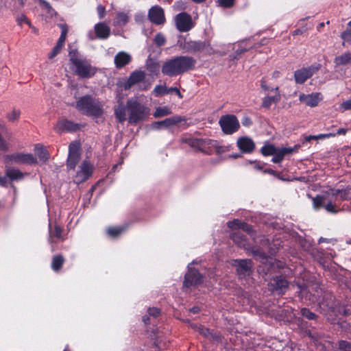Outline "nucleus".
I'll return each mask as SVG.
<instances>
[{
  "label": "nucleus",
  "mask_w": 351,
  "mask_h": 351,
  "mask_svg": "<svg viewBox=\"0 0 351 351\" xmlns=\"http://www.w3.org/2000/svg\"><path fill=\"white\" fill-rule=\"evenodd\" d=\"M228 226L230 229L235 230V232L231 235L234 243L240 247H243L247 251H251L255 257L261 260L264 264L263 271L266 269V274L272 273L273 271L274 272L276 267H282V263L277 262L272 258H267L263 249H255L247 243L246 238L241 232V230L251 234L252 227L250 225L241 222L239 219H235L232 221H229L228 223Z\"/></svg>",
  "instance_id": "1"
},
{
  "label": "nucleus",
  "mask_w": 351,
  "mask_h": 351,
  "mask_svg": "<svg viewBox=\"0 0 351 351\" xmlns=\"http://www.w3.org/2000/svg\"><path fill=\"white\" fill-rule=\"evenodd\" d=\"M350 197L351 193L347 190L332 189L328 195H317L313 197V207L315 210L324 208L328 213L337 214L341 210L337 202Z\"/></svg>",
  "instance_id": "2"
},
{
  "label": "nucleus",
  "mask_w": 351,
  "mask_h": 351,
  "mask_svg": "<svg viewBox=\"0 0 351 351\" xmlns=\"http://www.w3.org/2000/svg\"><path fill=\"white\" fill-rule=\"evenodd\" d=\"M195 60L189 56H178L167 61L162 66V72L169 76L180 75L195 66Z\"/></svg>",
  "instance_id": "3"
},
{
  "label": "nucleus",
  "mask_w": 351,
  "mask_h": 351,
  "mask_svg": "<svg viewBox=\"0 0 351 351\" xmlns=\"http://www.w3.org/2000/svg\"><path fill=\"white\" fill-rule=\"evenodd\" d=\"M75 107L83 114L93 119H99L104 113V103L90 95L80 97Z\"/></svg>",
  "instance_id": "4"
},
{
  "label": "nucleus",
  "mask_w": 351,
  "mask_h": 351,
  "mask_svg": "<svg viewBox=\"0 0 351 351\" xmlns=\"http://www.w3.org/2000/svg\"><path fill=\"white\" fill-rule=\"evenodd\" d=\"M127 109L129 112L128 121L136 123L143 121L149 114V109L140 104L136 99H130L127 101Z\"/></svg>",
  "instance_id": "5"
},
{
  "label": "nucleus",
  "mask_w": 351,
  "mask_h": 351,
  "mask_svg": "<svg viewBox=\"0 0 351 351\" xmlns=\"http://www.w3.org/2000/svg\"><path fill=\"white\" fill-rule=\"evenodd\" d=\"M6 165H34L37 163V159L32 154L22 152L8 154L3 157Z\"/></svg>",
  "instance_id": "6"
},
{
  "label": "nucleus",
  "mask_w": 351,
  "mask_h": 351,
  "mask_svg": "<svg viewBox=\"0 0 351 351\" xmlns=\"http://www.w3.org/2000/svg\"><path fill=\"white\" fill-rule=\"evenodd\" d=\"M75 72L82 77H90L95 73V69L86 59H72Z\"/></svg>",
  "instance_id": "7"
},
{
  "label": "nucleus",
  "mask_w": 351,
  "mask_h": 351,
  "mask_svg": "<svg viewBox=\"0 0 351 351\" xmlns=\"http://www.w3.org/2000/svg\"><path fill=\"white\" fill-rule=\"evenodd\" d=\"M219 123L221 128L222 131L226 134H232L237 132L240 126L239 120L232 114H228L222 116Z\"/></svg>",
  "instance_id": "8"
},
{
  "label": "nucleus",
  "mask_w": 351,
  "mask_h": 351,
  "mask_svg": "<svg viewBox=\"0 0 351 351\" xmlns=\"http://www.w3.org/2000/svg\"><path fill=\"white\" fill-rule=\"evenodd\" d=\"M183 141L191 147L205 153H210L212 148L216 145V142L207 138H188L183 139Z\"/></svg>",
  "instance_id": "9"
},
{
  "label": "nucleus",
  "mask_w": 351,
  "mask_h": 351,
  "mask_svg": "<svg viewBox=\"0 0 351 351\" xmlns=\"http://www.w3.org/2000/svg\"><path fill=\"white\" fill-rule=\"evenodd\" d=\"M93 169V165L88 161L84 160L78 167L73 182L76 184L85 182L92 175Z\"/></svg>",
  "instance_id": "10"
},
{
  "label": "nucleus",
  "mask_w": 351,
  "mask_h": 351,
  "mask_svg": "<svg viewBox=\"0 0 351 351\" xmlns=\"http://www.w3.org/2000/svg\"><path fill=\"white\" fill-rule=\"evenodd\" d=\"M232 265L236 267L240 278H245L252 272V262L250 259H237L234 261Z\"/></svg>",
  "instance_id": "11"
},
{
  "label": "nucleus",
  "mask_w": 351,
  "mask_h": 351,
  "mask_svg": "<svg viewBox=\"0 0 351 351\" xmlns=\"http://www.w3.org/2000/svg\"><path fill=\"white\" fill-rule=\"evenodd\" d=\"M320 69V65H312L309 67L298 69L294 73L295 81L298 84H303Z\"/></svg>",
  "instance_id": "12"
},
{
  "label": "nucleus",
  "mask_w": 351,
  "mask_h": 351,
  "mask_svg": "<svg viewBox=\"0 0 351 351\" xmlns=\"http://www.w3.org/2000/svg\"><path fill=\"white\" fill-rule=\"evenodd\" d=\"M175 23L177 29L181 32H186L193 27L191 16L186 12L177 14L175 17Z\"/></svg>",
  "instance_id": "13"
},
{
  "label": "nucleus",
  "mask_w": 351,
  "mask_h": 351,
  "mask_svg": "<svg viewBox=\"0 0 351 351\" xmlns=\"http://www.w3.org/2000/svg\"><path fill=\"white\" fill-rule=\"evenodd\" d=\"M80 143L73 142L69 145V156L67 158V167L73 169L80 158Z\"/></svg>",
  "instance_id": "14"
},
{
  "label": "nucleus",
  "mask_w": 351,
  "mask_h": 351,
  "mask_svg": "<svg viewBox=\"0 0 351 351\" xmlns=\"http://www.w3.org/2000/svg\"><path fill=\"white\" fill-rule=\"evenodd\" d=\"M202 276L196 270L188 266V272L185 275L184 281V286L189 287L193 285H196L202 282Z\"/></svg>",
  "instance_id": "15"
},
{
  "label": "nucleus",
  "mask_w": 351,
  "mask_h": 351,
  "mask_svg": "<svg viewBox=\"0 0 351 351\" xmlns=\"http://www.w3.org/2000/svg\"><path fill=\"white\" fill-rule=\"evenodd\" d=\"M145 78V73L144 71H134L130 74L128 80L122 84V86L125 90H128L132 86L143 82Z\"/></svg>",
  "instance_id": "16"
},
{
  "label": "nucleus",
  "mask_w": 351,
  "mask_h": 351,
  "mask_svg": "<svg viewBox=\"0 0 351 351\" xmlns=\"http://www.w3.org/2000/svg\"><path fill=\"white\" fill-rule=\"evenodd\" d=\"M148 16L150 21L156 25L162 24L165 21L164 11L158 5L153 6L149 9Z\"/></svg>",
  "instance_id": "17"
},
{
  "label": "nucleus",
  "mask_w": 351,
  "mask_h": 351,
  "mask_svg": "<svg viewBox=\"0 0 351 351\" xmlns=\"http://www.w3.org/2000/svg\"><path fill=\"white\" fill-rule=\"evenodd\" d=\"M271 291H276L278 294L284 293L288 288V282L281 276H277L269 282Z\"/></svg>",
  "instance_id": "18"
},
{
  "label": "nucleus",
  "mask_w": 351,
  "mask_h": 351,
  "mask_svg": "<svg viewBox=\"0 0 351 351\" xmlns=\"http://www.w3.org/2000/svg\"><path fill=\"white\" fill-rule=\"evenodd\" d=\"M299 99L306 106L314 107L322 99V95L319 93H313L308 95L301 94Z\"/></svg>",
  "instance_id": "19"
},
{
  "label": "nucleus",
  "mask_w": 351,
  "mask_h": 351,
  "mask_svg": "<svg viewBox=\"0 0 351 351\" xmlns=\"http://www.w3.org/2000/svg\"><path fill=\"white\" fill-rule=\"evenodd\" d=\"M237 145L243 152L246 153L252 152L255 147L253 141L246 136L239 138L237 141Z\"/></svg>",
  "instance_id": "20"
},
{
  "label": "nucleus",
  "mask_w": 351,
  "mask_h": 351,
  "mask_svg": "<svg viewBox=\"0 0 351 351\" xmlns=\"http://www.w3.org/2000/svg\"><path fill=\"white\" fill-rule=\"evenodd\" d=\"M95 32L97 38L106 39L110 34V27L106 23H99L95 25Z\"/></svg>",
  "instance_id": "21"
},
{
  "label": "nucleus",
  "mask_w": 351,
  "mask_h": 351,
  "mask_svg": "<svg viewBox=\"0 0 351 351\" xmlns=\"http://www.w3.org/2000/svg\"><path fill=\"white\" fill-rule=\"evenodd\" d=\"M129 12H117L113 20V25L117 27H123L129 22Z\"/></svg>",
  "instance_id": "22"
},
{
  "label": "nucleus",
  "mask_w": 351,
  "mask_h": 351,
  "mask_svg": "<svg viewBox=\"0 0 351 351\" xmlns=\"http://www.w3.org/2000/svg\"><path fill=\"white\" fill-rule=\"evenodd\" d=\"M8 165H9L5 164V171L10 181H19L23 179L25 176L24 173L18 169L10 167Z\"/></svg>",
  "instance_id": "23"
},
{
  "label": "nucleus",
  "mask_w": 351,
  "mask_h": 351,
  "mask_svg": "<svg viewBox=\"0 0 351 351\" xmlns=\"http://www.w3.org/2000/svg\"><path fill=\"white\" fill-rule=\"evenodd\" d=\"M131 60L132 57L129 53L120 51L114 57V64L117 68H121L129 64Z\"/></svg>",
  "instance_id": "24"
},
{
  "label": "nucleus",
  "mask_w": 351,
  "mask_h": 351,
  "mask_svg": "<svg viewBox=\"0 0 351 351\" xmlns=\"http://www.w3.org/2000/svg\"><path fill=\"white\" fill-rule=\"evenodd\" d=\"M76 128L77 126L68 120H61L55 126V130L60 133L65 131H73Z\"/></svg>",
  "instance_id": "25"
},
{
  "label": "nucleus",
  "mask_w": 351,
  "mask_h": 351,
  "mask_svg": "<svg viewBox=\"0 0 351 351\" xmlns=\"http://www.w3.org/2000/svg\"><path fill=\"white\" fill-rule=\"evenodd\" d=\"M184 119L180 116H173L160 121L162 129H169L183 121Z\"/></svg>",
  "instance_id": "26"
},
{
  "label": "nucleus",
  "mask_w": 351,
  "mask_h": 351,
  "mask_svg": "<svg viewBox=\"0 0 351 351\" xmlns=\"http://www.w3.org/2000/svg\"><path fill=\"white\" fill-rule=\"evenodd\" d=\"M206 43L202 41H190L186 43V48L189 52H196L204 50Z\"/></svg>",
  "instance_id": "27"
},
{
  "label": "nucleus",
  "mask_w": 351,
  "mask_h": 351,
  "mask_svg": "<svg viewBox=\"0 0 351 351\" xmlns=\"http://www.w3.org/2000/svg\"><path fill=\"white\" fill-rule=\"evenodd\" d=\"M351 62V52H346L341 56L335 58V65H346Z\"/></svg>",
  "instance_id": "28"
},
{
  "label": "nucleus",
  "mask_w": 351,
  "mask_h": 351,
  "mask_svg": "<svg viewBox=\"0 0 351 351\" xmlns=\"http://www.w3.org/2000/svg\"><path fill=\"white\" fill-rule=\"evenodd\" d=\"M114 114L119 122L123 123L126 120L125 108L123 104H119L115 108Z\"/></svg>",
  "instance_id": "29"
},
{
  "label": "nucleus",
  "mask_w": 351,
  "mask_h": 351,
  "mask_svg": "<svg viewBox=\"0 0 351 351\" xmlns=\"http://www.w3.org/2000/svg\"><path fill=\"white\" fill-rule=\"evenodd\" d=\"M34 150L36 154L41 160L46 161L49 158L48 152L42 145H36Z\"/></svg>",
  "instance_id": "30"
},
{
  "label": "nucleus",
  "mask_w": 351,
  "mask_h": 351,
  "mask_svg": "<svg viewBox=\"0 0 351 351\" xmlns=\"http://www.w3.org/2000/svg\"><path fill=\"white\" fill-rule=\"evenodd\" d=\"M171 114V110L168 106H159L156 108L153 115L155 118H160Z\"/></svg>",
  "instance_id": "31"
},
{
  "label": "nucleus",
  "mask_w": 351,
  "mask_h": 351,
  "mask_svg": "<svg viewBox=\"0 0 351 351\" xmlns=\"http://www.w3.org/2000/svg\"><path fill=\"white\" fill-rule=\"evenodd\" d=\"M278 149L279 147H276L274 145L266 144L261 148V152L263 156H272Z\"/></svg>",
  "instance_id": "32"
},
{
  "label": "nucleus",
  "mask_w": 351,
  "mask_h": 351,
  "mask_svg": "<svg viewBox=\"0 0 351 351\" xmlns=\"http://www.w3.org/2000/svg\"><path fill=\"white\" fill-rule=\"evenodd\" d=\"M280 99V96L279 95L265 97L263 99V106L269 108L272 104L278 102Z\"/></svg>",
  "instance_id": "33"
},
{
  "label": "nucleus",
  "mask_w": 351,
  "mask_h": 351,
  "mask_svg": "<svg viewBox=\"0 0 351 351\" xmlns=\"http://www.w3.org/2000/svg\"><path fill=\"white\" fill-rule=\"evenodd\" d=\"M64 259L61 256H54L51 263V267L53 270L58 271L61 268Z\"/></svg>",
  "instance_id": "34"
},
{
  "label": "nucleus",
  "mask_w": 351,
  "mask_h": 351,
  "mask_svg": "<svg viewBox=\"0 0 351 351\" xmlns=\"http://www.w3.org/2000/svg\"><path fill=\"white\" fill-rule=\"evenodd\" d=\"M60 27L62 28V33L56 45L63 47L66 37L67 29L65 25H60Z\"/></svg>",
  "instance_id": "35"
},
{
  "label": "nucleus",
  "mask_w": 351,
  "mask_h": 351,
  "mask_svg": "<svg viewBox=\"0 0 351 351\" xmlns=\"http://www.w3.org/2000/svg\"><path fill=\"white\" fill-rule=\"evenodd\" d=\"M153 93L156 97L162 95L168 94L169 93L168 88L163 85H157L154 88V89L153 90Z\"/></svg>",
  "instance_id": "36"
},
{
  "label": "nucleus",
  "mask_w": 351,
  "mask_h": 351,
  "mask_svg": "<svg viewBox=\"0 0 351 351\" xmlns=\"http://www.w3.org/2000/svg\"><path fill=\"white\" fill-rule=\"evenodd\" d=\"M123 230V227H112L107 230V232L110 236L115 237L122 233Z\"/></svg>",
  "instance_id": "37"
},
{
  "label": "nucleus",
  "mask_w": 351,
  "mask_h": 351,
  "mask_svg": "<svg viewBox=\"0 0 351 351\" xmlns=\"http://www.w3.org/2000/svg\"><path fill=\"white\" fill-rule=\"evenodd\" d=\"M301 314L303 317L307 318L308 319H314L316 317V315L312 312H311L308 309L304 308L301 310Z\"/></svg>",
  "instance_id": "38"
},
{
  "label": "nucleus",
  "mask_w": 351,
  "mask_h": 351,
  "mask_svg": "<svg viewBox=\"0 0 351 351\" xmlns=\"http://www.w3.org/2000/svg\"><path fill=\"white\" fill-rule=\"evenodd\" d=\"M40 5L42 8L47 12L51 16L54 13V10L51 8L50 5L45 1L40 0Z\"/></svg>",
  "instance_id": "39"
},
{
  "label": "nucleus",
  "mask_w": 351,
  "mask_h": 351,
  "mask_svg": "<svg viewBox=\"0 0 351 351\" xmlns=\"http://www.w3.org/2000/svg\"><path fill=\"white\" fill-rule=\"evenodd\" d=\"M341 37L344 41L343 44L351 42V28L349 26L348 29L341 34Z\"/></svg>",
  "instance_id": "40"
},
{
  "label": "nucleus",
  "mask_w": 351,
  "mask_h": 351,
  "mask_svg": "<svg viewBox=\"0 0 351 351\" xmlns=\"http://www.w3.org/2000/svg\"><path fill=\"white\" fill-rule=\"evenodd\" d=\"M62 229L59 227V226H56L55 227V230L53 232H51L50 233V238H49V241L50 242H52V237H55L58 239H62Z\"/></svg>",
  "instance_id": "41"
},
{
  "label": "nucleus",
  "mask_w": 351,
  "mask_h": 351,
  "mask_svg": "<svg viewBox=\"0 0 351 351\" xmlns=\"http://www.w3.org/2000/svg\"><path fill=\"white\" fill-rule=\"evenodd\" d=\"M154 42L158 46H162L165 43V38L162 34H157L155 36Z\"/></svg>",
  "instance_id": "42"
},
{
  "label": "nucleus",
  "mask_w": 351,
  "mask_h": 351,
  "mask_svg": "<svg viewBox=\"0 0 351 351\" xmlns=\"http://www.w3.org/2000/svg\"><path fill=\"white\" fill-rule=\"evenodd\" d=\"M339 348L343 351H351V344L346 341H340L339 342Z\"/></svg>",
  "instance_id": "43"
},
{
  "label": "nucleus",
  "mask_w": 351,
  "mask_h": 351,
  "mask_svg": "<svg viewBox=\"0 0 351 351\" xmlns=\"http://www.w3.org/2000/svg\"><path fill=\"white\" fill-rule=\"evenodd\" d=\"M20 114L21 112L19 110L14 109L10 114H8V119L11 121H14L19 117Z\"/></svg>",
  "instance_id": "44"
},
{
  "label": "nucleus",
  "mask_w": 351,
  "mask_h": 351,
  "mask_svg": "<svg viewBox=\"0 0 351 351\" xmlns=\"http://www.w3.org/2000/svg\"><path fill=\"white\" fill-rule=\"evenodd\" d=\"M274 156L273 158L271 159V161L274 163H280L283 160V155L280 152V151L278 149L277 152L273 154Z\"/></svg>",
  "instance_id": "45"
},
{
  "label": "nucleus",
  "mask_w": 351,
  "mask_h": 351,
  "mask_svg": "<svg viewBox=\"0 0 351 351\" xmlns=\"http://www.w3.org/2000/svg\"><path fill=\"white\" fill-rule=\"evenodd\" d=\"M62 47L56 45V46L52 49V51L49 54V58L53 59L55 56H56L58 53H60Z\"/></svg>",
  "instance_id": "46"
},
{
  "label": "nucleus",
  "mask_w": 351,
  "mask_h": 351,
  "mask_svg": "<svg viewBox=\"0 0 351 351\" xmlns=\"http://www.w3.org/2000/svg\"><path fill=\"white\" fill-rule=\"evenodd\" d=\"M234 0H218L220 5L224 8H230L234 5Z\"/></svg>",
  "instance_id": "47"
},
{
  "label": "nucleus",
  "mask_w": 351,
  "mask_h": 351,
  "mask_svg": "<svg viewBox=\"0 0 351 351\" xmlns=\"http://www.w3.org/2000/svg\"><path fill=\"white\" fill-rule=\"evenodd\" d=\"M10 178L7 175L2 176L0 174V185L4 187H6L9 184Z\"/></svg>",
  "instance_id": "48"
},
{
  "label": "nucleus",
  "mask_w": 351,
  "mask_h": 351,
  "mask_svg": "<svg viewBox=\"0 0 351 351\" xmlns=\"http://www.w3.org/2000/svg\"><path fill=\"white\" fill-rule=\"evenodd\" d=\"M97 14L99 16V18L100 19H102L105 15H106V9L105 8L101 5H98L97 8Z\"/></svg>",
  "instance_id": "49"
},
{
  "label": "nucleus",
  "mask_w": 351,
  "mask_h": 351,
  "mask_svg": "<svg viewBox=\"0 0 351 351\" xmlns=\"http://www.w3.org/2000/svg\"><path fill=\"white\" fill-rule=\"evenodd\" d=\"M279 150L280 151V152L282 153L283 156H285L287 154H291L294 151V148H292V147H281V148H279Z\"/></svg>",
  "instance_id": "50"
},
{
  "label": "nucleus",
  "mask_w": 351,
  "mask_h": 351,
  "mask_svg": "<svg viewBox=\"0 0 351 351\" xmlns=\"http://www.w3.org/2000/svg\"><path fill=\"white\" fill-rule=\"evenodd\" d=\"M149 315L156 317L160 314V311L156 308H150L148 310Z\"/></svg>",
  "instance_id": "51"
},
{
  "label": "nucleus",
  "mask_w": 351,
  "mask_h": 351,
  "mask_svg": "<svg viewBox=\"0 0 351 351\" xmlns=\"http://www.w3.org/2000/svg\"><path fill=\"white\" fill-rule=\"evenodd\" d=\"M77 51L75 50V49H71L69 52V56L70 57V61L72 62V59L73 58H75V59H80L78 57H77Z\"/></svg>",
  "instance_id": "52"
},
{
  "label": "nucleus",
  "mask_w": 351,
  "mask_h": 351,
  "mask_svg": "<svg viewBox=\"0 0 351 351\" xmlns=\"http://www.w3.org/2000/svg\"><path fill=\"white\" fill-rule=\"evenodd\" d=\"M151 129L154 130H159L162 129L160 121H155L150 125Z\"/></svg>",
  "instance_id": "53"
},
{
  "label": "nucleus",
  "mask_w": 351,
  "mask_h": 351,
  "mask_svg": "<svg viewBox=\"0 0 351 351\" xmlns=\"http://www.w3.org/2000/svg\"><path fill=\"white\" fill-rule=\"evenodd\" d=\"M17 21L20 25H21L23 23H25L28 24L29 26L31 25L30 23H29L27 17L25 15H21V16H19L17 19Z\"/></svg>",
  "instance_id": "54"
},
{
  "label": "nucleus",
  "mask_w": 351,
  "mask_h": 351,
  "mask_svg": "<svg viewBox=\"0 0 351 351\" xmlns=\"http://www.w3.org/2000/svg\"><path fill=\"white\" fill-rule=\"evenodd\" d=\"M335 136V134L328 133V134H321L317 135V140H318V139H324V138H330V137H332Z\"/></svg>",
  "instance_id": "55"
},
{
  "label": "nucleus",
  "mask_w": 351,
  "mask_h": 351,
  "mask_svg": "<svg viewBox=\"0 0 351 351\" xmlns=\"http://www.w3.org/2000/svg\"><path fill=\"white\" fill-rule=\"evenodd\" d=\"M168 91H169V93H171V92H174L175 93H176L180 98H182V95H181L179 89L176 87H171V88H168Z\"/></svg>",
  "instance_id": "56"
},
{
  "label": "nucleus",
  "mask_w": 351,
  "mask_h": 351,
  "mask_svg": "<svg viewBox=\"0 0 351 351\" xmlns=\"http://www.w3.org/2000/svg\"><path fill=\"white\" fill-rule=\"evenodd\" d=\"M242 124L244 125V126H250L251 124H252V121L250 118L248 117H245L243 120H242Z\"/></svg>",
  "instance_id": "57"
},
{
  "label": "nucleus",
  "mask_w": 351,
  "mask_h": 351,
  "mask_svg": "<svg viewBox=\"0 0 351 351\" xmlns=\"http://www.w3.org/2000/svg\"><path fill=\"white\" fill-rule=\"evenodd\" d=\"M198 330L199 331V332L202 335H204V336H206L208 335L209 333V331L207 328H203V327H198Z\"/></svg>",
  "instance_id": "58"
},
{
  "label": "nucleus",
  "mask_w": 351,
  "mask_h": 351,
  "mask_svg": "<svg viewBox=\"0 0 351 351\" xmlns=\"http://www.w3.org/2000/svg\"><path fill=\"white\" fill-rule=\"evenodd\" d=\"M347 130L346 129H344V128H341V129H339L337 132V134H339V135H345L347 132Z\"/></svg>",
  "instance_id": "59"
},
{
  "label": "nucleus",
  "mask_w": 351,
  "mask_h": 351,
  "mask_svg": "<svg viewBox=\"0 0 351 351\" xmlns=\"http://www.w3.org/2000/svg\"><path fill=\"white\" fill-rule=\"evenodd\" d=\"M306 141H311V140H317V135L316 136H312V135H310V136H307L306 138H305Z\"/></svg>",
  "instance_id": "60"
},
{
  "label": "nucleus",
  "mask_w": 351,
  "mask_h": 351,
  "mask_svg": "<svg viewBox=\"0 0 351 351\" xmlns=\"http://www.w3.org/2000/svg\"><path fill=\"white\" fill-rule=\"evenodd\" d=\"M147 69H149L151 71H154L155 68L158 69V65H151L149 64H147Z\"/></svg>",
  "instance_id": "61"
},
{
  "label": "nucleus",
  "mask_w": 351,
  "mask_h": 351,
  "mask_svg": "<svg viewBox=\"0 0 351 351\" xmlns=\"http://www.w3.org/2000/svg\"><path fill=\"white\" fill-rule=\"evenodd\" d=\"M143 321L145 324H147L149 323V317H147V315L143 316Z\"/></svg>",
  "instance_id": "62"
},
{
  "label": "nucleus",
  "mask_w": 351,
  "mask_h": 351,
  "mask_svg": "<svg viewBox=\"0 0 351 351\" xmlns=\"http://www.w3.org/2000/svg\"><path fill=\"white\" fill-rule=\"evenodd\" d=\"M261 87L262 88L266 90L269 89L268 86H267L266 83L264 81L261 82Z\"/></svg>",
  "instance_id": "63"
},
{
  "label": "nucleus",
  "mask_w": 351,
  "mask_h": 351,
  "mask_svg": "<svg viewBox=\"0 0 351 351\" xmlns=\"http://www.w3.org/2000/svg\"><path fill=\"white\" fill-rule=\"evenodd\" d=\"M190 311L192 312L193 313H197L199 311V308L197 307H194V308H192L190 310Z\"/></svg>",
  "instance_id": "64"
}]
</instances>
